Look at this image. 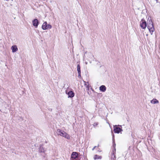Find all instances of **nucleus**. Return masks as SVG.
<instances>
[{"instance_id":"nucleus-1","label":"nucleus","mask_w":160,"mask_h":160,"mask_svg":"<svg viewBox=\"0 0 160 160\" xmlns=\"http://www.w3.org/2000/svg\"><path fill=\"white\" fill-rule=\"evenodd\" d=\"M56 133L58 135H60L68 139H70V138L69 135L62 130L59 129H58L56 131Z\"/></svg>"},{"instance_id":"nucleus-2","label":"nucleus","mask_w":160,"mask_h":160,"mask_svg":"<svg viewBox=\"0 0 160 160\" xmlns=\"http://www.w3.org/2000/svg\"><path fill=\"white\" fill-rule=\"evenodd\" d=\"M113 129V131L115 133H119L122 131V126L120 125L114 126Z\"/></svg>"},{"instance_id":"nucleus-3","label":"nucleus","mask_w":160,"mask_h":160,"mask_svg":"<svg viewBox=\"0 0 160 160\" xmlns=\"http://www.w3.org/2000/svg\"><path fill=\"white\" fill-rule=\"evenodd\" d=\"M52 26L51 25L48 24L46 21L45 22L42 26V29L44 30H47L48 29H51L52 28Z\"/></svg>"},{"instance_id":"nucleus-4","label":"nucleus","mask_w":160,"mask_h":160,"mask_svg":"<svg viewBox=\"0 0 160 160\" xmlns=\"http://www.w3.org/2000/svg\"><path fill=\"white\" fill-rule=\"evenodd\" d=\"M79 155H80L79 153L76 152H72L71 155V158L72 160H75L78 158Z\"/></svg>"},{"instance_id":"nucleus-5","label":"nucleus","mask_w":160,"mask_h":160,"mask_svg":"<svg viewBox=\"0 0 160 160\" xmlns=\"http://www.w3.org/2000/svg\"><path fill=\"white\" fill-rule=\"evenodd\" d=\"M147 28L148 29L150 32L151 33V34H152V32L154 31V27L153 24H148Z\"/></svg>"},{"instance_id":"nucleus-6","label":"nucleus","mask_w":160,"mask_h":160,"mask_svg":"<svg viewBox=\"0 0 160 160\" xmlns=\"http://www.w3.org/2000/svg\"><path fill=\"white\" fill-rule=\"evenodd\" d=\"M140 26L142 29H145L147 26L146 22L143 18L142 19L140 22Z\"/></svg>"},{"instance_id":"nucleus-7","label":"nucleus","mask_w":160,"mask_h":160,"mask_svg":"<svg viewBox=\"0 0 160 160\" xmlns=\"http://www.w3.org/2000/svg\"><path fill=\"white\" fill-rule=\"evenodd\" d=\"M66 93L68 95V98H72L75 96V93L72 90H70L68 92L67 91H66Z\"/></svg>"},{"instance_id":"nucleus-8","label":"nucleus","mask_w":160,"mask_h":160,"mask_svg":"<svg viewBox=\"0 0 160 160\" xmlns=\"http://www.w3.org/2000/svg\"><path fill=\"white\" fill-rule=\"evenodd\" d=\"M43 146V144H40L39 145L38 152L39 153H43L45 154L46 150Z\"/></svg>"},{"instance_id":"nucleus-9","label":"nucleus","mask_w":160,"mask_h":160,"mask_svg":"<svg viewBox=\"0 0 160 160\" xmlns=\"http://www.w3.org/2000/svg\"><path fill=\"white\" fill-rule=\"evenodd\" d=\"M33 25L35 27V28H37L38 27V24H39V22L38 19H34L32 21Z\"/></svg>"},{"instance_id":"nucleus-10","label":"nucleus","mask_w":160,"mask_h":160,"mask_svg":"<svg viewBox=\"0 0 160 160\" xmlns=\"http://www.w3.org/2000/svg\"><path fill=\"white\" fill-rule=\"evenodd\" d=\"M77 70L78 73V77L81 78V67L79 63L77 65Z\"/></svg>"},{"instance_id":"nucleus-11","label":"nucleus","mask_w":160,"mask_h":160,"mask_svg":"<svg viewBox=\"0 0 160 160\" xmlns=\"http://www.w3.org/2000/svg\"><path fill=\"white\" fill-rule=\"evenodd\" d=\"M99 90L101 91L104 92L106 91V88L105 86L102 85L100 87Z\"/></svg>"},{"instance_id":"nucleus-12","label":"nucleus","mask_w":160,"mask_h":160,"mask_svg":"<svg viewBox=\"0 0 160 160\" xmlns=\"http://www.w3.org/2000/svg\"><path fill=\"white\" fill-rule=\"evenodd\" d=\"M11 49L12 50V51L13 52H16L18 50V48L15 45L12 46L11 47Z\"/></svg>"},{"instance_id":"nucleus-13","label":"nucleus","mask_w":160,"mask_h":160,"mask_svg":"<svg viewBox=\"0 0 160 160\" xmlns=\"http://www.w3.org/2000/svg\"><path fill=\"white\" fill-rule=\"evenodd\" d=\"M150 102L151 103L153 104H155L156 103H159L158 101L156 99H153Z\"/></svg>"},{"instance_id":"nucleus-14","label":"nucleus","mask_w":160,"mask_h":160,"mask_svg":"<svg viewBox=\"0 0 160 160\" xmlns=\"http://www.w3.org/2000/svg\"><path fill=\"white\" fill-rule=\"evenodd\" d=\"M93 158L94 160L98 159H101L102 158V157L101 156H99L98 155L96 154L94 156Z\"/></svg>"},{"instance_id":"nucleus-15","label":"nucleus","mask_w":160,"mask_h":160,"mask_svg":"<svg viewBox=\"0 0 160 160\" xmlns=\"http://www.w3.org/2000/svg\"><path fill=\"white\" fill-rule=\"evenodd\" d=\"M112 143H113V148H115L116 147V144L115 142L114 135L113 134V135H112Z\"/></svg>"},{"instance_id":"nucleus-16","label":"nucleus","mask_w":160,"mask_h":160,"mask_svg":"<svg viewBox=\"0 0 160 160\" xmlns=\"http://www.w3.org/2000/svg\"><path fill=\"white\" fill-rule=\"evenodd\" d=\"M151 24V23H153L151 19H149V18H148V19L147 21V24Z\"/></svg>"},{"instance_id":"nucleus-17","label":"nucleus","mask_w":160,"mask_h":160,"mask_svg":"<svg viewBox=\"0 0 160 160\" xmlns=\"http://www.w3.org/2000/svg\"><path fill=\"white\" fill-rule=\"evenodd\" d=\"M113 149L112 151V154H114V153H116V149L115 147L113 148Z\"/></svg>"},{"instance_id":"nucleus-18","label":"nucleus","mask_w":160,"mask_h":160,"mask_svg":"<svg viewBox=\"0 0 160 160\" xmlns=\"http://www.w3.org/2000/svg\"><path fill=\"white\" fill-rule=\"evenodd\" d=\"M115 153H114V154H112V158H114V160H116V156L115 155Z\"/></svg>"},{"instance_id":"nucleus-19","label":"nucleus","mask_w":160,"mask_h":160,"mask_svg":"<svg viewBox=\"0 0 160 160\" xmlns=\"http://www.w3.org/2000/svg\"><path fill=\"white\" fill-rule=\"evenodd\" d=\"M98 124V122H95L94 124H93V126L94 127H96L97 126Z\"/></svg>"},{"instance_id":"nucleus-20","label":"nucleus","mask_w":160,"mask_h":160,"mask_svg":"<svg viewBox=\"0 0 160 160\" xmlns=\"http://www.w3.org/2000/svg\"><path fill=\"white\" fill-rule=\"evenodd\" d=\"M87 83H88V84L86 86V87L87 88H89L90 86L89 85L88 82H87Z\"/></svg>"},{"instance_id":"nucleus-21","label":"nucleus","mask_w":160,"mask_h":160,"mask_svg":"<svg viewBox=\"0 0 160 160\" xmlns=\"http://www.w3.org/2000/svg\"><path fill=\"white\" fill-rule=\"evenodd\" d=\"M98 150V152H101L102 151L101 150H100V148H98V150Z\"/></svg>"},{"instance_id":"nucleus-22","label":"nucleus","mask_w":160,"mask_h":160,"mask_svg":"<svg viewBox=\"0 0 160 160\" xmlns=\"http://www.w3.org/2000/svg\"><path fill=\"white\" fill-rule=\"evenodd\" d=\"M75 160H81V158H78Z\"/></svg>"},{"instance_id":"nucleus-23","label":"nucleus","mask_w":160,"mask_h":160,"mask_svg":"<svg viewBox=\"0 0 160 160\" xmlns=\"http://www.w3.org/2000/svg\"><path fill=\"white\" fill-rule=\"evenodd\" d=\"M85 82V83H84V85L85 86H86L87 85H88L86 83H87V82Z\"/></svg>"},{"instance_id":"nucleus-24","label":"nucleus","mask_w":160,"mask_h":160,"mask_svg":"<svg viewBox=\"0 0 160 160\" xmlns=\"http://www.w3.org/2000/svg\"><path fill=\"white\" fill-rule=\"evenodd\" d=\"M97 147V146H94L92 149V150H93L95 148Z\"/></svg>"},{"instance_id":"nucleus-25","label":"nucleus","mask_w":160,"mask_h":160,"mask_svg":"<svg viewBox=\"0 0 160 160\" xmlns=\"http://www.w3.org/2000/svg\"><path fill=\"white\" fill-rule=\"evenodd\" d=\"M48 109L49 111H52V108H48Z\"/></svg>"},{"instance_id":"nucleus-26","label":"nucleus","mask_w":160,"mask_h":160,"mask_svg":"<svg viewBox=\"0 0 160 160\" xmlns=\"http://www.w3.org/2000/svg\"><path fill=\"white\" fill-rule=\"evenodd\" d=\"M111 160H114V158H113L112 157L111 158Z\"/></svg>"},{"instance_id":"nucleus-27","label":"nucleus","mask_w":160,"mask_h":160,"mask_svg":"<svg viewBox=\"0 0 160 160\" xmlns=\"http://www.w3.org/2000/svg\"><path fill=\"white\" fill-rule=\"evenodd\" d=\"M20 118L22 120H23V118L22 117H20Z\"/></svg>"},{"instance_id":"nucleus-28","label":"nucleus","mask_w":160,"mask_h":160,"mask_svg":"<svg viewBox=\"0 0 160 160\" xmlns=\"http://www.w3.org/2000/svg\"><path fill=\"white\" fill-rule=\"evenodd\" d=\"M156 2L158 3V0H156Z\"/></svg>"},{"instance_id":"nucleus-29","label":"nucleus","mask_w":160,"mask_h":160,"mask_svg":"<svg viewBox=\"0 0 160 160\" xmlns=\"http://www.w3.org/2000/svg\"><path fill=\"white\" fill-rule=\"evenodd\" d=\"M89 88H87V90L88 91H89Z\"/></svg>"},{"instance_id":"nucleus-30","label":"nucleus","mask_w":160,"mask_h":160,"mask_svg":"<svg viewBox=\"0 0 160 160\" xmlns=\"http://www.w3.org/2000/svg\"><path fill=\"white\" fill-rule=\"evenodd\" d=\"M88 93L89 95H90V94L89 93V92H88Z\"/></svg>"},{"instance_id":"nucleus-31","label":"nucleus","mask_w":160,"mask_h":160,"mask_svg":"<svg viewBox=\"0 0 160 160\" xmlns=\"http://www.w3.org/2000/svg\"><path fill=\"white\" fill-rule=\"evenodd\" d=\"M99 144H98V147H99Z\"/></svg>"},{"instance_id":"nucleus-32","label":"nucleus","mask_w":160,"mask_h":160,"mask_svg":"<svg viewBox=\"0 0 160 160\" xmlns=\"http://www.w3.org/2000/svg\"><path fill=\"white\" fill-rule=\"evenodd\" d=\"M86 64H87V62H86Z\"/></svg>"}]
</instances>
